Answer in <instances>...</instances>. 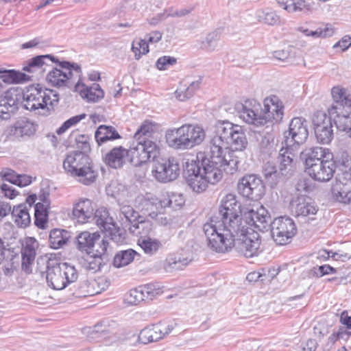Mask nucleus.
Returning a JSON list of instances; mask_svg holds the SVG:
<instances>
[{"instance_id": "b1692460", "label": "nucleus", "mask_w": 351, "mask_h": 351, "mask_svg": "<svg viewBox=\"0 0 351 351\" xmlns=\"http://www.w3.org/2000/svg\"><path fill=\"white\" fill-rule=\"evenodd\" d=\"M336 167L335 161L332 160V156L322 159L319 162L307 168L306 172L313 180L324 182L329 181L333 177Z\"/></svg>"}, {"instance_id": "680f3d73", "label": "nucleus", "mask_w": 351, "mask_h": 351, "mask_svg": "<svg viewBox=\"0 0 351 351\" xmlns=\"http://www.w3.org/2000/svg\"><path fill=\"white\" fill-rule=\"evenodd\" d=\"M351 46V37L350 36H344L339 41L333 45V48L339 47L341 51H345Z\"/></svg>"}, {"instance_id": "5fc2aeb1", "label": "nucleus", "mask_w": 351, "mask_h": 351, "mask_svg": "<svg viewBox=\"0 0 351 351\" xmlns=\"http://www.w3.org/2000/svg\"><path fill=\"white\" fill-rule=\"evenodd\" d=\"M177 62V60L174 57L164 56L159 58L156 63V66L159 70H166L170 66L174 65Z\"/></svg>"}, {"instance_id": "7ed1b4c3", "label": "nucleus", "mask_w": 351, "mask_h": 351, "mask_svg": "<svg viewBox=\"0 0 351 351\" xmlns=\"http://www.w3.org/2000/svg\"><path fill=\"white\" fill-rule=\"evenodd\" d=\"M222 166L214 162V160L206 152H199L196 160H188L184 167L183 175L190 188L200 193L204 191L208 184H215L223 177Z\"/></svg>"}, {"instance_id": "423d86ee", "label": "nucleus", "mask_w": 351, "mask_h": 351, "mask_svg": "<svg viewBox=\"0 0 351 351\" xmlns=\"http://www.w3.org/2000/svg\"><path fill=\"white\" fill-rule=\"evenodd\" d=\"M156 125L148 120L145 121L134 134L133 143L129 149H126L127 162L134 167L141 166L150 160H154L159 154V147L154 141Z\"/></svg>"}, {"instance_id": "052dcab7", "label": "nucleus", "mask_w": 351, "mask_h": 351, "mask_svg": "<svg viewBox=\"0 0 351 351\" xmlns=\"http://www.w3.org/2000/svg\"><path fill=\"white\" fill-rule=\"evenodd\" d=\"M263 20L265 23L270 25H275L280 23V16L273 11L265 13Z\"/></svg>"}, {"instance_id": "9d476101", "label": "nucleus", "mask_w": 351, "mask_h": 351, "mask_svg": "<svg viewBox=\"0 0 351 351\" xmlns=\"http://www.w3.org/2000/svg\"><path fill=\"white\" fill-rule=\"evenodd\" d=\"M166 137L171 147L186 149L202 143L205 138V132L198 125L186 124L177 129L168 130Z\"/></svg>"}, {"instance_id": "de8ad7c7", "label": "nucleus", "mask_w": 351, "mask_h": 351, "mask_svg": "<svg viewBox=\"0 0 351 351\" xmlns=\"http://www.w3.org/2000/svg\"><path fill=\"white\" fill-rule=\"evenodd\" d=\"M138 244L145 253L149 255L155 254L160 246V243L158 240L152 239L150 237L143 238L141 237L138 240Z\"/></svg>"}, {"instance_id": "393cba45", "label": "nucleus", "mask_w": 351, "mask_h": 351, "mask_svg": "<svg viewBox=\"0 0 351 351\" xmlns=\"http://www.w3.org/2000/svg\"><path fill=\"white\" fill-rule=\"evenodd\" d=\"M56 61V58L51 54L36 56L27 62L23 70L29 73L30 80H38L43 76L47 68L50 66L49 62L53 63Z\"/></svg>"}, {"instance_id": "f8f14e48", "label": "nucleus", "mask_w": 351, "mask_h": 351, "mask_svg": "<svg viewBox=\"0 0 351 351\" xmlns=\"http://www.w3.org/2000/svg\"><path fill=\"white\" fill-rule=\"evenodd\" d=\"M152 175L161 183H167L176 180L180 173V167L175 158H156L153 160Z\"/></svg>"}, {"instance_id": "dca6fc26", "label": "nucleus", "mask_w": 351, "mask_h": 351, "mask_svg": "<svg viewBox=\"0 0 351 351\" xmlns=\"http://www.w3.org/2000/svg\"><path fill=\"white\" fill-rule=\"evenodd\" d=\"M162 288L163 287L159 282L141 285L125 294L124 301L128 305L137 306L143 301H151L162 293Z\"/></svg>"}, {"instance_id": "c85d7f7f", "label": "nucleus", "mask_w": 351, "mask_h": 351, "mask_svg": "<svg viewBox=\"0 0 351 351\" xmlns=\"http://www.w3.org/2000/svg\"><path fill=\"white\" fill-rule=\"evenodd\" d=\"M77 247L82 252H86L88 254L93 253V247L96 243L101 245V236L99 232L90 233L84 231L80 233L75 237Z\"/></svg>"}, {"instance_id": "473e14b6", "label": "nucleus", "mask_w": 351, "mask_h": 351, "mask_svg": "<svg viewBox=\"0 0 351 351\" xmlns=\"http://www.w3.org/2000/svg\"><path fill=\"white\" fill-rule=\"evenodd\" d=\"M292 147H282L279 151L278 162L282 176L291 175L294 169V154L290 151Z\"/></svg>"}, {"instance_id": "f03ea898", "label": "nucleus", "mask_w": 351, "mask_h": 351, "mask_svg": "<svg viewBox=\"0 0 351 351\" xmlns=\"http://www.w3.org/2000/svg\"><path fill=\"white\" fill-rule=\"evenodd\" d=\"M247 140L243 128L228 121H218L215 125L214 136L210 141L209 151L205 152L214 162L220 163L224 171L233 174L237 169L238 160L232 158L230 150L243 151Z\"/></svg>"}, {"instance_id": "a18cd8bd", "label": "nucleus", "mask_w": 351, "mask_h": 351, "mask_svg": "<svg viewBox=\"0 0 351 351\" xmlns=\"http://www.w3.org/2000/svg\"><path fill=\"white\" fill-rule=\"evenodd\" d=\"M184 196L182 194L177 193H171L160 200L162 207H169L173 209L181 208L184 204Z\"/></svg>"}, {"instance_id": "864d4df0", "label": "nucleus", "mask_w": 351, "mask_h": 351, "mask_svg": "<svg viewBox=\"0 0 351 351\" xmlns=\"http://www.w3.org/2000/svg\"><path fill=\"white\" fill-rule=\"evenodd\" d=\"M86 117V114H81L74 117H72L65 121L62 125L57 130L56 132L58 134H62L65 132L71 126L76 125L81 120Z\"/></svg>"}, {"instance_id": "c03bdc74", "label": "nucleus", "mask_w": 351, "mask_h": 351, "mask_svg": "<svg viewBox=\"0 0 351 351\" xmlns=\"http://www.w3.org/2000/svg\"><path fill=\"white\" fill-rule=\"evenodd\" d=\"M103 332L101 320L93 327H85L82 329L83 334L86 335L88 340L90 342H98L104 339Z\"/></svg>"}, {"instance_id": "0e129e2a", "label": "nucleus", "mask_w": 351, "mask_h": 351, "mask_svg": "<svg viewBox=\"0 0 351 351\" xmlns=\"http://www.w3.org/2000/svg\"><path fill=\"white\" fill-rule=\"evenodd\" d=\"M32 183V177L27 175H21L18 174L16 177V180L15 182V185L19 186H25Z\"/></svg>"}, {"instance_id": "13d9d810", "label": "nucleus", "mask_w": 351, "mask_h": 351, "mask_svg": "<svg viewBox=\"0 0 351 351\" xmlns=\"http://www.w3.org/2000/svg\"><path fill=\"white\" fill-rule=\"evenodd\" d=\"M45 100L47 101V107L48 106H51L52 108L58 104L59 101V95L58 94L53 90L45 88Z\"/></svg>"}, {"instance_id": "c756f323", "label": "nucleus", "mask_w": 351, "mask_h": 351, "mask_svg": "<svg viewBox=\"0 0 351 351\" xmlns=\"http://www.w3.org/2000/svg\"><path fill=\"white\" fill-rule=\"evenodd\" d=\"M297 216L308 217L314 215L318 210L317 206L312 199L306 195L298 196L291 203Z\"/></svg>"}, {"instance_id": "a211bd4d", "label": "nucleus", "mask_w": 351, "mask_h": 351, "mask_svg": "<svg viewBox=\"0 0 351 351\" xmlns=\"http://www.w3.org/2000/svg\"><path fill=\"white\" fill-rule=\"evenodd\" d=\"M333 116L323 111L316 112L313 117L315 135L318 143L328 144L333 138Z\"/></svg>"}, {"instance_id": "ddd939ff", "label": "nucleus", "mask_w": 351, "mask_h": 351, "mask_svg": "<svg viewBox=\"0 0 351 351\" xmlns=\"http://www.w3.org/2000/svg\"><path fill=\"white\" fill-rule=\"evenodd\" d=\"M38 129V125L32 120L22 117L12 125L8 127L0 137V141L6 142L14 137L18 141H26L33 137Z\"/></svg>"}, {"instance_id": "f3484780", "label": "nucleus", "mask_w": 351, "mask_h": 351, "mask_svg": "<svg viewBox=\"0 0 351 351\" xmlns=\"http://www.w3.org/2000/svg\"><path fill=\"white\" fill-rule=\"evenodd\" d=\"M21 98L20 104L22 103L25 109L30 111H35L38 109L47 108L45 100V92L40 84L29 86L25 90L19 88Z\"/></svg>"}, {"instance_id": "6e6d98bb", "label": "nucleus", "mask_w": 351, "mask_h": 351, "mask_svg": "<svg viewBox=\"0 0 351 351\" xmlns=\"http://www.w3.org/2000/svg\"><path fill=\"white\" fill-rule=\"evenodd\" d=\"M309 34L311 36L315 38H326L332 36L334 30L330 25L327 24L324 28H318L315 31H311Z\"/></svg>"}, {"instance_id": "338daca9", "label": "nucleus", "mask_w": 351, "mask_h": 351, "mask_svg": "<svg viewBox=\"0 0 351 351\" xmlns=\"http://www.w3.org/2000/svg\"><path fill=\"white\" fill-rule=\"evenodd\" d=\"M274 57L280 61H285L291 57V53L289 50L282 49L274 51Z\"/></svg>"}, {"instance_id": "4d7b16f0", "label": "nucleus", "mask_w": 351, "mask_h": 351, "mask_svg": "<svg viewBox=\"0 0 351 351\" xmlns=\"http://www.w3.org/2000/svg\"><path fill=\"white\" fill-rule=\"evenodd\" d=\"M108 246V242L102 239L101 240V245L99 249L96 250V255L97 257L101 258L102 266L106 265L109 261L108 254H107V248Z\"/></svg>"}, {"instance_id": "cd10ccee", "label": "nucleus", "mask_w": 351, "mask_h": 351, "mask_svg": "<svg viewBox=\"0 0 351 351\" xmlns=\"http://www.w3.org/2000/svg\"><path fill=\"white\" fill-rule=\"evenodd\" d=\"M332 156L328 149L321 147L306 149L301 153V158L304 160L305 170L319 162L322 159L329 158Z\"/></svg>"}, {"instance_id": "5701e85b", "label": "nucleus", "mask_w": 351, "mask_h": 351, "mask_svg": "<svg viewBox=\"0 0 351 351\" xmlns=\"http://www.w3.org/2000/svg\"><path fill=\"white\" fill-rule=\"evenodd\" d=\"M18 88H11L0 97V119L9 120L19 109L21 98Z\"/></svg>"}, {"instance_id": "7c9ffc66", "label": "nucleus", "mask_w": 351, "mask_h": 351, "mask_svg": "<svg viewBox=\"0 0 351 351\" xmlns=\"http://www.w3.org/2000/svg\"><path fill=\"white\" fill-rule=\"evenodd\" d=\"M93 213L92 202L88 199H81L73 206V215L79 223L89 222L93 217Z\"/></svg>"}, {"instance_id": "39448f33", "label": "nucleus", "mask_w": 351, "mask_h": 351, "mask_svg": "<svg viewBox=\"0 0 351 351\" xmlns=\"http://www.w3.org/2000/svg\"><path fill=\"white\" fill-rule=\"evenodd\" d=\"M264 108L255 99H247L243 103L238 102L234 106L237 115L248 124L256 126L267 122L279 123L284 115V105L276 95L264 99Z\"/></svg>"}, {"instance_id": "79ce46f5", "label": "nucleus", "mask_w": 351, "mask_h": 351, "mask_svg": "<svg viewBox=\"0 0 351 351\" xmlns=\"http://www.w3.org/2000/svg\"><path fill=\"white\" fill-rule=\"evenodd\" d=\"M101 324L104 330V339H119L120 338V328L116 322L104 319L101 320Z\"/></svg>"}, {"instance_id": "1a4fd4ad", "label": "nucleus", "mask_w": 351, "mask_h": 351, "mask_svg": "<svg viewBox=\"0 0 351 351\" xmlns=\"http://www.w3.org/2000/svg\"><path fill=\"white\" fill-rule=\"evenodd\" d=\"M60 69L53 68L49 71L46 80L51 86L60 87L74 88L77 91L80 84V77L82 71L80 66L77 63L69 61H59L56 58L55 62ZM84 86V84H82Z\"/></svg>"}, {"instance_id": "37998d69", "label": "nucleus", "mask_w": 351, "mask_h": 351, "mask_svg": "<svg viewBox=\"0 0 351 351\" xmlns=\"http://www.w3.org/2000/svg\"><path fill=\"white\" fill-rule=\"evenodd\" d=\"M263 174L265 182L271 188L274 187L280 181V177L276 167L272 162H267L263 169Z\"/></svg>"}, {"instance_id": "3c124183", "label": "nucleus", "mask_w": 351, "mask_h": 351, "mask_svg": "<svg viewBox=\"0 0 351 351\" xmlns=\"http://www.w3.org/2000/svg\"><path fill=\"white\" fill-rule=\"evenodd\" d=\"M336 269L329 265H324L319 267H313L308 271L309 278H320L324 275L334 274Z\"/></svg>"}, {"instance_id": "f257e3e1", "label": "nucleus", "mask_w": 351, "mask_h": 351, "mask_svg": "<svg viewBox=\"0 0 351 351\" xmlns=\"http://www.w3.org/2000/svg\"><path fill=\"white\" fill-rule=\"evenodd\" d=\"M241 206L235 195L227 194L221 200L217 214L204 225L208 245L214 251L226 250L233 242V234L244 231L247 223L241 218Z\"/></svg>"}, {"instance_id": "bf43d9fd", "label": "nucleus", "mask_w": 351, "mask_h": 351, "mask_svg": "<svg viewBox=\"0 0 351 351\" xmlns=\"http://www.w3.org/2000/svg\"><path fill=\"white\" fill-rule=\"evenodd\" d=\"M48 221V213H34V224L40 229H45Z\"/></svg>"}, {"instance_id": "58836bf2", "label": "nucleus", "mask_w": 351, "mask_h": 351, "mask_svg": "<svg viewBox=\"0 0 351 351\" xmlns=\"http://www.w3.org/2000/svg\"><path fill=\"white\" fill-rule=\"evenodd\" d=\"M95 138L98 145H100L108 141L119 139L121 136L114 127L101 125L95 131Z\"/></svg>"}, {"instance_id": "ea45409f", "label": "nucleus", "mask_w": 351, "mask_h": 351, "mask_svg": "<svg viewBox=\"0 0 351 351\" xmlns=\"http://www.w3.org/2000/svg\"><path fill=\"white\" fill-rule=\"evenodd\" d=\"M201 84L202 77H199L197 80L191 82L187 87H185L186 85L183 88L180 86L175 92L176 98L183 101L192 97L199 88Z\"/></svg>"}, {"instance_id": "774afa93", "label": "nucleus", "mask_w": 351, "mask_h": 351, "mask_svg": "<svg viewBox=\"0 0 351 351\" xmlns=\"http://www.w3.org/2000/svg\"><path fill=\"white\" fill-rule=\"evenodd\" d=\"M11 212V206L9 203L0 201V221L8 215Z\"/></svg>"}, {"instance_id": "c9c22d12", "label": "nucleus", "mask_w": 351, "mask_h": 351, "mask_svg": "<svg viewBox=\"0 0 351 351\" xmlns=\"http://www.w3.org/2000/svg\"><path fill=\"white\" fill-rule=\"evenodd\" d=\"M12 217L19 228H26L31 223V218L26 204H21L11 208Z\"/></svg>"}, {"instance_id": "a878e982", "label": "nucleus", "mask_w": 351, "mask_h": 351, "mask_svg": "<svg viewBox=\"0 0 351 351\" xmlns=\"http://www.w3.org/2000/svg\"><path fill=\"white\" fill-rule=\"evenodd\" d=\"M119 210V217L121 220L125 219V221L131 224L129 228L131 232L134 233L137 230H144L145 229L146 231L144 233H147L151 230L152 225L150 222L143 221V217L131 206L121 205ZM136 233L143 234V232L138 231Z\"/></svg>"}, {"instance_id": "20e7f679", "label": "nucleus", "mask_w": 351, "mask_h": 351, "mask_svg": "<svg viewBox=\"0 0 351 351\" xmlns=\"http://www.w3.org/2000/svg\"><path fill=\"white\" fill-rule=\"evenodd\" d=\"M89 140L88 135L77 136L75 141L80 150L71 152L63 161L65 171L76 181L86 186L95 182L98 176L93 160L88 155L90 151Z\"/></svg>"}, {"instance_id": "69168bd1", "label": "nucleus", "mask_w": 351, "mask_h": 351, "mask_svg": "<svg viewBox=\"0 0 351 351\" xmlns=\"http://www.w3.org/2000/svg\"><path fill=\"white\" fill-rule=\"evenodd\" d=\"M1 189L2 192L4 193L5 196L10 198L13 199L16 196V190L11 186L3 184L1 186Z\"/></svg>"}, {"instance_id": "603ef678", "label": "nucleus", "mask_w": 351, "mask_h": 351, "mask_svg": "<svg viewBox=\"0 0 351 351\" xmlns=\"http://www.w3.org/2000/svg\"><path fill=\"white\" fill-rule=\"evenodd\" d=\"M86 260L85 263L86 268L91 271L93 273H95L99 271L102 267V260L101 258L97 257L96 255V252L92 253Z\"/></svg>"}, {"instance_id": "4be33fe9", "label": "nucleus", "mask_w": 351, "mask_h": 351, "mask_svg": "<svg viewBox=\"0 0 351 351\" xmlns=\"http://www.w3.org/2000/svg\"><path fill=\"white\" fill-rule=\"evenodd\" d=\"M333 199L340 203L351 202V173L344 171L337 174L331 188Z\"/></svg>"}, {"instance_id": "4468645a", "label": "nucleus", "mask_w": 351, "mask_h": 351, "mask_svg": "<svg viewBox=\"0 0 351 351\" xmlns=\"http://www.w3.org/2000/svg\"><path fill=\"white\" fill-rule=\"evenodd\" d=\"M274 241L278 245H285L297 232V228L293 220L289 217H279L271 223L269 228Z\"/></svg>"}, {"instance_id": "6e6552de", "label": "nucleus", "mask_w": 351, "mask_h": 351, "mask_svg": "<svg viewBox=\"0 0 351 351\" xmlns=\"http://www.w3.org/2000/svg\"><path fill=\"white\" fill-rule=\"evenodd\" d=\"M331 95L334 103L328 109V113L333 116L337 130L351 138V95L340 86H334Z\"/></svg>"}, {"instance_id": "412c9836", "label": "nucleus", "mask_w": 351, "mask_h": 351, "mask_svg": "<svg viewBox=\"0 0 351 351\" xmlns=\"http://www.w3.org/2000/svg\"><path fill=\"white\" fill-rule=\"evenodd\" d=\"M176 325L174 322L167 321L152 324L141 330L138 340L144 344L160 341L170 334Z\"/></svg>"}, {"instance_id": "2f4dec72", "label": "nucleus", "mask_w": 351, "mask_h": 351, "mask_svg": "<svg viewBox=\"0 0 351 351\" xmlns=\"http://www.w3.org/2000/svg\"><path fill=\"white\" fill-rule=\"evenodd\" d=\"M193 261L191 252L182 251V252L169 255L166 259L165 269L182 270Z\"/></svg>"}, {"instance_id": "4c0bfd02", "label": "nucleus", "mask_w": 351, "mask_h": 351, "mask_svg": "<svg viewBox=\"0 0 351 351\" xmlns=\"http://www.w3.org/2000/svg\"><path fill=\"white\" fill-rule=\"evenodd\" d=\"M71 237V233L66 230L54 228L51 230L49 243L53 249H59L66 245Z\"/></svg>"}, {"instance_id": "9b49d317", "label": "nucleus", "mask_w": 351, "mask_h": 351, "mask_svg": "<svg viewBox=\"0 0 351 351\" xmlns=\"http://www.w3.org/2000/svg\"><path fill=\"white\" fill-rule=\"evenodd\" d=\"M247 224L245 226L244 231H237L233 234L232 239V243L228 247L226 250L216 251L219 253H225L229 252L232 247H235L236 250L243 255L246 258H251L257 256L261 245V241L258 239V234L257 232H250Z\"/></svg>"}, {"instance_id": "09e8293b", "label": "nucleus", "mask_w": 351, "mask_h": 351, "mask_svg": "<svg viewBox=\"0 0 351 351\" xmlns=\"http://www.w3.org/2000/svg\"><path fill=\"white\" fill-rule=\"evenodd\" d=\"M280 5L289 12H302L304 10H310V5L307 4L304 0H297L295 1H290L284 2H278Z\"/></svg>"}, {"instance_id": "f704fd0d", "label": "nucleus", "mask_w": 351, "mask_h": 351, "mask_svg": "<svg viewBox=\"0 0 351 351\" xmlns=\"http://www.w3.org/2000/svg\"><path fill=\"white\" fill-rule=\"evenodd\" d=\"M105 162L109 167L118 169L127 162L126 149L121 146L114 147L105 156Z\"/></svg>"}, {"instance_id": "a19ab883", "label": "nucleus", "mask_w": 351, "mask_h": 351, "mask_svg": "<svg viewBox=\"0 0 351 351\" xmlns=\"http://www.w3.org/2000/svg\"><path fill=\"white\" fill-rule=\"evenodd\" d=\"M80 95L86 98L88 102L96 103L104 98V92L98 84H93L90 87H86L80 90Z\"/></svg>"}, {"instance_id": "49530a36", "label": "nucleus", "mask_w": 351, "mask_h": 351, "mask_svg": "<svg viewBox=\"0 0 351 351\" xmlns=\"http://www.w3.org/2000/svg\"><path fill=\"white\" fill-rule=\"evenodd\" d=\"M136 254L132 249L121 251L114 256L113 265L115 267H121L128 265L134 260Z\"/></svg>"}, {"instance_id": "8fccbe9b", "label": "nucleus", "mask_w": 351, "mask_h": 351, "mask_svg": "<svg viewBox=\"0 0 351 351\" xmlns=\"http://www.w3.org/2000/svg\"><path fill=\"white\" fill-rule=\"evenodd\" d=\"M219 40V32L217 31L212 32L206 36L202 42V47L206 51H213L217 48Z\"/></svg>"}, {"instance_id": "e433bc0d", "label": "nucleus", "mask_w": 351, "mask_h": 351, "mask_svg": "<svg viewBox=\"0 0 351 351\" xmlns=\"http://www.w3.org/2000/svg\"><path fill=\"white\" fill-rule=\"evenodd\" d=\"M0 79L6 84H21L30 81L31 77L19 71L0 69Z\"/></svg>"}, {"instance_id": "72a5a7b5", "label": "nucleus", "mask_w": 351, "mask_h": 351, "mask_svg": "<svg viewBox=\"0 0 351 351\" xmlns=\"http://www.w3.org/2000/svg\"><path fill=\"white\" fill-rule=\"evenodd\" d=\"M250 219L254 227L261 232H265L271 227V217L268 211L261 206L256 211L252 210L250 213Z\"/></svg>"}, {"instance_id": "2eb2a0df", "label": "nucleus", "mask_w": 351, "mask_h": 351, "mask_svg": "<svg viewBox=\"0 0 351 351\" xmlns=\"http://www.w3.org/2000/svg\"><path fill=\"white\" fill-rule=\"evenodd\" d=\"M237 189L243 197L252 201L261 199L265 193L263 180L255 174L243 176L238 182Z\"/></svg>"}, {"instance_id": "6ab92c4d", "label": "nucleus", "mask_w": 351, "mask_h": 351, "mask_svg": "<svg viewBox=\"0 0 351 351\" xmlns=\"http://www.w3.org/2000/svg\"><path fill=\"white\" fill-rule=\"evenodd\" d=\"M90 220H93L99 229L105 233V237L109 238L112 241L118 243L121 239V234L120 229L116 225L114 219L110 216L108 210L101 207L93 213V217Z\"/></svg>"}, {"instance_id": "0eeeda50", "label": "nucleus", "mask_w": 351, "mask_h": 351, "mask_svg": "<svg viewBox=\"0 0 351 351\" xmlns=\"http://www.w3.org/2000/svg\"><path fill=\"white\" fill-rule=\"evenodd\" d=\"M37 265L41 274L46 273L48 286L55 290L64 289L78 278L75 268L66 263H58L47 257H40L37 259Z\"/></svg>"}, {"instance_id": "aec40b11", "label": "nucleus", "mask_w": 351, "mask_h": 351, "mask_svg": "<svg viewBox=\"0 0 351 351\" xmlns=\"http://www.w3.org/2000/svg\"><path fill=\"white\" fill-rule=\"evenodd\" d=\"M284 135V143L287 147L303 144L308 136L307 121L301 117L293 118L289 123L288 131Z\"/></svg>"}, {"instance_id": "bb28decb", "label": "nucleus", "mask_w": 351, "mask_h": 351, "mask_svg": "<svg viewBox=\"0 0 351 351\" xmlns=\"http://www.w3.org/2000/svg\"><path fill=\"white\" fill-rule=\"evenodd\" d=\"M38 243L34 237H27L25 240L21 249L22 269L27 274L32 271V265L34 263L36 254V249Z\"/></svg>"}, {"instance_id": "e2e57ef3", "label": "nucleus", "mask_w": 351, "mask_h": 351, "mask_svg": "<svg viewBox=\"0 0 351 351\" xmlns=\"http://www.w3.org/2000/svg\"><path fill=\"white\" fill-rule=\"evenodd\" d=\"M17 173L10 169H8L5 170L4 171L0 172V176L2 177V178L8 182H10L14 184H15Z\"/></svg>"}]
</instances>
